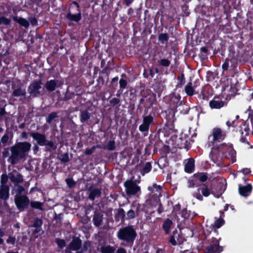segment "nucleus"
Wrapping results in <instances>:
<instances>
[{
	"mask_svg": "<svg viewBox=\"0 0 253 253\" xmlns=\"http://www.w3.org/2000/svg\"><path fill=\"white\" fill-rule=\"evenodd\" d=\"M31 145L28 142H19L10 148L11 156L8 159V162L12 164H16L20 160L24 158L26 153L31 149Z\"/></svg>",
	"mask_w": 253,
	"mask_h": 253,
	"instance_id": "nucleus-1",
	"label": "nucleus"
},
{
	"mask_svg": "<svg viewBox=\"0 0 253 253\" xmlns=\"http://www.w3.org/2000/svg\"><path fill=\"white\" fill-rule=\"evenodd\" d=\"M66 17L69 20L73 21L78 22L81 20V14L76 2H73Z\"/></svg>",
	"mask_w": 253,
	"mask_h": 253,
	"instance_id": "nucleus-2",
	"label": "nucleus"
},
{
	"mask_svg": "<svg viewBox=\"0 0 253 253\" xmlns=\"http://www.w3.org/2000/svg\"><path fill=\"white\" fill-rule=\"evenodd\" d=\"M134 230L130 227L120 230L118 233L119 238L126 241H133L135 237Z\"/></svg>",
	"mask_w": 253,
	"mask_h": 253,
	"instance_id": "nucleus-3",
	"label": "nucleus"
},
{
	"mask_svg": "<svg viewBox=\"0 0 253 253\" xmlns=\"http://www.w3.org/2000/svg\"><path fill=\"white\" fill-rule=\"evenodd\" d=\"M14 200L17 207L20 210L26 208L30 202L28 197L24 195H16Z\"/></svg>",
	"mask_w": 253,
	"mask_h": 253,
	"instance_id": "nucleus-4",
	"label": "nucleus"
},
{
	"mask_svg": "<svg viewBox=\"0 0 253 253\" xmlns=\"http://www.w3.org/2000/svg\"><path fill=\"white\" fill-rule=\"evenodd\" d=\"M42 83L40 81L33 82L28 87V92L31 95L36 96L40 94V90L42 88Z\"/></svg>",
	"mask_w": 253,
	"mask_h": 253,
	"instance_id": "nucleus-5",
	"label": "nucleus"
},
{
	"mask_svg": "<svg viewBox=\"0 0 253 253\" xmlns=\"http://www.w3.org/2000/svg\"><path fill=\"white\" fill-rule=\"evenodd\" d=\"M126 193L129 195H134L140 190L139 187L131 181H127L125 183Z\"/></svg>",
	"mask_w": 253,
	"mask_h": 253,
	"instance_id": "nucleus-6",
	"label": "nucleus"
},
{
	"mask_svg": "<svg viewBox=\"0 0 253 253\" xmlns=\"http://www.w3.org/2000/svg\"><path fill=\"white\" fill-rule=\"evenodd\" d=\"M153 121V118L150 116H147L143 118V122L139 126V129L141 132L148 131L150 125Z\"/></svg>",
	"mask_w": 253,
	"mask_h": 253,
	"instance_id": "nucleus-7",
	"label": "nucleus"
},
{
	"mask_svg": "<svg viewBox=\"0 0 253 253\" xmlns=\"http://www.w3.org/2000/svg\"><path fill=\"white\" fill-rule=\"evenodd\" d=\"M81 240L78 238L73 239L72 242L66 249V252L70 253L71 251H77L81 247Z\"/></svg>",
	"mask_w": 253,
	"mask_h": 253,
	"instance_id": "nucleus-8",
	"label": "nucleus"
},
{
	"mask_svg": "<svg viewBox=\"0 0 253 253\" xmlns=\"http://www.w3.org/2000/svg\"><path fill=\"white\" fill-rule=\"evenodd\" d=\"M30 135L37 141L40 145H45L46 144V140L44 135L38 132L31 133Z\"/></svg>",
	"mask_w": 253,
	"mask_h": 253,
	"instance_id": "nucleus-9",
	"label": "nucleus"
},
{
	"mask_svg": "<svg viewBox=\"0 0 253 253\" xmlns=\"http://www.w3.org/2000/svg\"><path fill=\"white\" fill-rule=\"evenodd\" d=\"M212 135L214 140L221 141L224 139L225 134L221 129L218 127L214 128L212 130Z\"/></svg>",
	"mask_w": 253,
	"mask_h": 253,
	"instance_id": "nucleus-10",
	"label": "nucleus"
},
{
	"mask_svg": "<svg viewBox=\"0 0 253 253\" xmlns=\"http://www.w3.org/2000/svg\"><path fill=\"white\" fill-rule=\"evenodd\" d=\"M9 197V188L7 185L0 186V198L6 199Z\"/></svg>",
	"mask_w": 253,
	"mask_h": 253,
	"instance_id": "nucleus-11",
	"label": "nucleus"
},
{
	"mask_svg": "<svg viewBox=\"0 0 253 253\" xmlns=\"http://www.w3.org/2000/svg\"><path fill=\"white\" fill-rule=\"evenodd\" d=\"M58 81L55 80H50L47 81L45 84V87L46 89L49 91H52L54 90L56 88V87L57 85Z\"/></svg>",
	"mask_w": 253,
	"mask_h": 253,
	"instance_id": "nucleus-12",
	"label": "nucleus"
},
{
	"mask_svg": "<svg viewBox=\"0 0 253 253\" xmlns=\"http://www.w3.org/2000/svg\"><path fill=\"white\" fill-rule=\"evenodd\" d=\"M8 177L13 182L20 183L23 181L21 175L18 173H10L9 174Z\"/></svg>",
	"mask_w": 253,
	"mask_h": 253,
	"instance_id": "nucleus-13",
	"label": "nucleus"
},
{
	"mask_svg": "<svg viewBox=\"0 0 253 253\" xmlns=\"http://www.w3.org/2000/svg\"><path fill=\"white\" fill-rule=\"evenodd\" d=\"M224 105V102L219 100L213 99L210 102V106L212 109H219Z\"/></svg>",
	"mask_w": 253,
	"mask_h": 253,
	"instance_id": "nucleus-14",
	"label": "nucleus"
},
{
	"mask_svg": "<svg viewBox=\"0 0 253 253\" xmlns=\"http://www.w3.org/2000/svg\"><path fill=\"white\" fill-rule=\"evenodd\" d=\"M240 194L243 196H247L252 190V186L249 184L239 188Z\"/></svg>",
	"mask_w": 253,
	"mask_h": 253,
	"instance_id": "nucleus-15",
	"label": "nucleus"
},
{
	"mask_svg": "<svg viewBox=\"0 0 253 253\" xmlns=\"http://www.w3.org/2000/svg\"><path fill=\"white\" fill-rule=\"evenodd\" d=\"M13 19L18 23L20 25L24 27L25 28H28L29 26V21L26 19L23 18L22 17H18L17 16H14L13 17Z\"/></svg>",
	"mask_w": 253,
	"mask_h": 253,
	"instance_id": "nucleus-16",
	"label": "nucleus"
},
{
	"mask_svg": "<svg viewBox=\"0 0 253 253\" xmlns=\"http://www.w3.org/2000/svg\"><path fill=\"white\" fill-rule=\"evenodd\" d=\"M194 169V161L193 159H189L185 166V170L186 172L191 173Z\"/></svg>",
	"mask_w": 253,
	"mask_h": 253,
	"instance_id": "nucleus-17",
	"label": "nucleus"
},
{
	"mask_svg": "<svg viewBox=\"0 0 253 253\" xmlns=\"http://www.w3.org/2000/svg\"><path fill=\"white\" fill-rule=\"evenodd\" d=\"M239 116H235L234 114H230L228 116V120L226 122V125L229 127H230L232 124L235 122L239 118Z\"/></svg>",
	"mask_w": 253,
	"mask_h": 253,
	"instance_id": "nucleus-18",
	"label": "nucleus"
},
{
	"mask_svg": "<svg viewBox=\"0 0 253 253\" xmlns=\"http://www.w3.org/2000/svg\"><path fill=\"white\" fill-rule=\"evenodd\" d=\"M221 251V249L217 245H213L207 249V253H219Z\"/></svg>",
	"mask_w": 253,
	"mask_h": 253,
	"instance_id": "nucleus-19",
	"label": "nucleus"
},
{
	"mask_svg": "<svg viewBox=\"0 0 253 253\" xmlns=\"http://www.w3.org/2000/svg\"><path fill=\"white\" fill-rule=\"evenodd\" d=\"M115 249L109 246H102L100 248V251L102 253H113Z\"/></svg>",
	"mask_w": 253,
	"mask_h": 253,
	"instance_id": "nucleus-20",
	"label": "nucleus"
},
{
	"mask_svg": "<svg viewBox=\"0 0 253 253\" xmlns=\"http://www.w3.org/2000/svg\"><path fill=\"white\" fill-rule=\"evenodd\" d=\"M148 189L150 191H151L152 193H154V195L156 197H158L160 195V187L159 186H157L156 185L154 184L152 187H149Z\"/></svg>",
	"mask_w": 253,
	"mask_h": 253,
	"instance_id": "nucleus-21",
	"label": "nucleus"
},
{
	"mask_svg": "<svg viewBox=\"0 0 253 253\" xmlns=\"http://www.w3.org/2000/svg\"><path fill=\"white\" fill-rule=\"evenodd\" d=\"M94 222L96 226H99L102 220V216L100 214H95L94 216Z\"/></svg>",
	"mask_w": 253,
	"mask_h": 253,
	"instance_id": "nucleus-22",
	"label": "nucleus"
},
{
	"mask_svg": "<svg viewBox=\"0 0 253 253\" xmlns=\"http://www.w3.org/2000/svg\"><path fill=\"white\" fill-rule=\"evenodd\" d=\"M185 90L186 94L189 96H192L194 94V89L192 86L191 83H188L185 87Z\"/></svg>",
	"mask_w": 253,
	"mask_h": 253,
	"instance_id": "nucleus-23",
	"label": "nucleus"
},
{
	"mask_svg": "<svg viewBox=\"0 0 253 253\" xmlns=\"http://www.w3.org/2000/svg\"><path fill=\"white\" fill-rule=\"evenodd\" d=\"M101 194V191L100 189H94L90 192L89 197L90 199L93 200L95 197H98Z\"/></svg>",
	"mask_w": 253,
	"mask_h": 253,
	"instance_id": "nucleus-24",
	"label": "nucleus"
},
{
	"mask_svg": "<svg viewBox=\"0 0 253 253\" xmlns=\"http://www.w3.org/2000/svg\"><path fill=\"white\" fill-rule=\"evenodd\" d=\"M172 224V222L169 219H167L165 221L163 224V228L167 233H169V229Z\"/></svg>",
	"mask_w": 253,
	"mask_h": 253,
	"instance_id": "nucleus-25",
	"label": "nucleus"
},
{
	"mask_svg": "<svg viewBox=\"0 0 253 253\" xmlns=\"http://www.w3.org/2000/svg\"><path fill=\"white\" fill-rule=\"evenodd\" d=\"M194 177L196 179L202 182H204L207 179V176L203 173L195 174H194Z\"/></svg>",
	"mask_w": 253,
	"mask_h": 253,
	"instance_id": "nucleus-26",
	"label": "nucleus"
},
{
	"mask_svg": "<svg viewBox=\"0 0 253 253\" xmlns=\"http://www.w3.org/2000/svg\"><path fill=\"white\" fill-rule=\"evenodd\" d=\"M31 206L35 209L42 210L43 203L40 202H31L30 203Z\"/></svg>",
	"mask_w": 253,
	"mask_h": 253,
	"instance_id": "nucleus-27",
	"label": "nucleus"
},
{
	"mask_svg": "<svg viewBox=\"0 0 253 253\" xmlns=\"http://www.w3.org/2000/svg\"><path fill=\"white\" fill-rule=\"evenodd\" d=\"M11 22L10 19L6 18L3 16L0 17V25H9Z\"/></svg>",
	"mask_w": 253,
	"mask_h": 253,
	"instance_id": "nucleus-28",
	"label": "nucleus"
},
{
	"mask_svg": "<svg viewBox=\"0 0 253 253\" xmlns=\"http://www.w3.org/2000/svg\"><path fill=\"white\" fill-rule=\"evenodd\" d=\"M25 91L21 88H18L13 91V95L15 96H23L25 94Z\"/></svg>",
	"mask_w": 253,
	"mask_h": 253,
	"instance_id": "nucleus-29",
	"label": "nucleus"
},
{
	"mask_svg": "<svg viewBox=\"0 0 253 253\" xmlns=\"http://www.w3.org/2000/svg\"><path fill=\"white\" fill-rule=\"evenodd\" d=\"M89 118V115L87 111H83L81 114V121H86Z\"/></svg>",
	"mask_w": 253,
	"mask_h": 253,
	"instance_id": "nucleus-30",
	"label": "nucleus"
},
{
	"mask_svg": "<svg viewBox=\"0 0 253 253\" xmlns=\"http://www.w3.org/2000/svg\"><path fill=\"white\" fill-rule=\"evenodd\" d=\"M178 240V235H175L174 233V235L171 236L169 242L173 245H175L177 244V241Z\"/></svg>",
	"mask_w": 253,
	"mask_h": 253,
	"instance_id": "nucleus-31",
	"label": "nucleus"
},
{
	"mask_svg": "<svg viewBox=\"0 0 253 253\" xmlns=\"http://www.w3.org/2000/svg\"><path fill=\"white\" fill-rule=\"evenodd\" d=\"M201 190L203 195L204 196L207 197L209 195L210 191L208 188L206 186L204 185L203 186H202V188H201Z\"/></svg>",
	"mask_w": 253,
	"mask_h": 253,
	"instance_id": "nucleus-32",
	"label": "nucleus"
},
{
	"mask_svg": "<svg viewBox=\"0 0 253 253\" xmlns=\"http://www.w3.org/2000/svg\"><path fill=\"white\" fill-rule=\"evenodd\" d=\"M168 39V36L166 34H161L159 36V40L164 43V42L167 41Z\"/></svg>",
	"mask_w": 253,
	"mask_h": 253,
	"instance_id": "nucleus-33",
	"label": "nucleus"
},
{
	"mask_svg": "<svg viewBox=\"0 0 253 253\" xmlns=\"http://www.w3.org/2000/svg\"><path fill=\"white\" fill-rule=\"evenodd\" d=\"M115 142L113 141H110L107 144L106 148L110 150H113L115 149Z\"/></svg>",
	"mask_w": 253,
	"mask_h": 253,
	"instance_id": "nucleus-34",
	"label": "nucleus"
},
{
	"mask_svg": "<svg viewBox=\"0 0 253 253\" xmlns=\"http://www.w3.org/2000/svg\"><path fill=\"white\" fill-rule=\"evenodd\" d=\"M56 242L57 244L58 247L60 248L64 247L66 245L65 242L64 240L57 239L56 240Z\"/></svg>",
	"mask_w": 253,
	"mask_h": 253,
	"instance_id": "nucleus-35",
	"label": "nucleus"
},
{
	"mask_svg": "<svg viewBox=\"0 0 253 253\" xmlns=\"http://www.w3.org/2000/svg\"><path fill=\"white\" fill-rule=\"evenodd\" d=\"M151 169V165L150 163H147L144 168H143V172L144 173H148L149 172Z\"/></svg>",
	"mask_w": 253,
	"mask_h": 253,
	"instance_id": "nucleus-36",
	"label": "nucleus"
},
{
	"mask_svg": "<svg viewBox=\"0 0 253 253\" xmlns=\"http://www.w3.org/2000/svg\"><path fill=\"white\" fill-rule=\"evenodd\" d=\"M7 243L11 245H14L16 242V238L14 237L10 236L6 240Z\"/></svg>",
	"mask_w": 253,
	"mask_h": 253,
	"instance_id": "nucleus-37",
	"label": "nucleus"
},
{
	"mask_svg": "<svg viewBox=\"0 0 253 253\" xmlns=\"http://www.w3.org/2000/svg\"><path fill=\"white\" fill-rule=\"evenodd\" d=\"M56 117V113H52L50 114L48 117L47 118V122L48 123H50L53 119H54Z\"/></svg>",
	"mask_w": 253,
	"mask_h": 253,
	"instance_id": "nucleus-38",
	"label": "nucleus"
},
{
	"mask_svg": "<svg viewBox=\"0 0 253 253\" xmlns=\"http://www.w3.org/2000/svg\"><path fill=\"white\" fill-rule=\"evenodd\" d=\"M127 217L128 218H133L135 217L134 211L131 210L128 211L127 212Z\"/></svg>",
	"mask_w": 253,
	"mask_h": 253,
	"instance_id": "nucleus-39",
	"label": "nucleus"
},
{
	"mask_svg": "<svg viewBox=\"0 0 253 253\" xmlns=\"http://www.w3.org/2000/svg\"><path fill=\"white\" fill-rule=\"evenodd\" d=\"M160 64L164 66H169L170 63L169 61L167 59H163L160 61Z\"/></svg>",
	"mask_w": 253,
	"mask_h": 253,
	"instance_id": "nucleus-40",
	"label": "nucleus"
},
{
	"mask_svg": "<svg viewBox=\"0 0 253 253\" xmlns=\"http://www.w3.org/2000/svg\"><path fill=\"white\" fill-rule=\"evenodd\" d=\"M8 180V177L6 175H2L1 178V185H5L6 183Z\"/></svg>",
	"mask_w": 253,
	"mask_h": 253,
	"instance_id": "nucleus-41",
	"label": "nucleus"
},
{
	"mask_svg": "<svg viewBox=\"0 0 253 253\" xmlns=\"http://www.w3.org/2000/svg\"><path fill=\"white\" fill-rule=\"evenodd\" d=\"M9 137L7 134L5 133L1 139V141L2 143H6L8 142Z\"/></svg>",
	"mask_w": 253,
	"mask_h": 253,
	"instance_id": "nucleus-42",
	"label": "nucleus"
},
{
	"mask_svg": "<svg viewBox=\"0 0 253 253\" xmlns=\"http://www.w3.org/2000/svg\"><path fill=\"white\" fill-rule=\"evenodd\" d=\"M61 161L63 162H67L69 161V157L67 154L65 153L61 156L60 158Z\"/></svg>",
	"mask_w": 253,
	"mask_h": 253,
	"instance_id": "nucleus-43",
	"label": "nucleus"
},
{
	"mask_svg": "<svg viewBox=\"0 0 253 253\" xmlns=\"http://www.w3.org/2000/svg\"><path fill=\"white\" fill-rule=\"evenodd\" d=\"M158 73L159 70L157 68H152L150 70V75L152 78L155 77V73Z\"/></svg>",
	"mask_w": 253,
	"mask_h": 253,
	"instance_id": "nucleus-44",
	"label": "nucleus"
},
{
	"mask_svg": "<svg viewBox=\"0 0 253 253\" xmlns=\"http://www.w3.org/2000/svg\"><path fill=\"white\" fill-rule=\"evenodd\" d=\"M223 220L222 219H219L214 223V225L217 228H219L223 224Z\"/></svg>",
	"mask_w": 253,
	"mask_h": 253,
	"instance_id": "nucleus-45",
	"label": "nucleus"
},
{
	"mask_svg": "<svg viewBox=\"0 0 253 253\" xmlns=\"http://www.w3.org/2000/svg\"><path fill=\"white\" fill-rule=\"evenodd\" d=\"M66 181L68 185L70 187L74 186L75 184V182L72 179H67Z\"/></svg>",
	"mask_w": 253,
	"mask_h": 253,
	"instance_id": "nucleus-46",
	"label": "nucleus"
},
{
	"mask_svg": "<svg viewBox=\"0 0 253 253\" xmlns=\"http://www.w3.org/2000/svg\"><path fill=\"white\" fill-rule=\"evenodd\" d=\"M120 86L121 88H125L126 84H127V83L126 82V81L123 80V79H121L120 80Z\"/></svg>",
	"mask_w": 253,
	"mask_h": 253,
	"instance_id": "nucleus-47",
	"label": "nucleus"
},
{
	"mask_svg": "<svg viewBox=\"0 0 253 253\" xmlns=\"http://www.w3.org/2000/svg\"><path fill=\"white\" fill-rule=\"evenodd\" d=\"M45 145L48 146L50 148H51L53 150H54L56 149V146L51 141H48L46 140V144Z\"/></svg>",
	"mask_w": 253,
	"mask_h": 253,
	"instance_id": "nucleus-48",
	"label": "nucleus"
},
{
	"mask_svg": "<svg viewBox=\"0 0 253 253\" xmlns=\"http://www.w3.org/2000/svg\"><path fill=\"white\" fill-rule=\"evenodd\" d=\"M120 102V100L117 98H114L110 101V103L113 105H116Z\"/></svg>",
	"mask_w": 253,
	"mask_h": 253,
	"instance_id": "nucleus-49",
	"label": "nucleus"
},
{
	"mask_svg": "<svg viewBox=\"0 0 253 253\" xmlns=\"http://www.w3.org/2000/svg\"><path fill=\"white\" fill-rule=\"evenodd\" d=\"M29 20H30L31 24L33 25H36L37 23V20L34 17H32V18H30Z\"/></svg>",
	"mask_w": 253,
	"mask_h": 253,
	"instance_id": "nucleus-50",
	"label": "nucleus"
},
{
	"mask_svg": "<svg viewBox=\"0 0 253 253\" xmlns=\"http://www.w3.org/2000/svg\"><path fill=\"white\" fill-rule=\"evenodd\" d=\"M94 150V148H92L91 149H86L85 152V153L86 154H87V155L91 154L93 153Z\"/></svg>",
	"mask_w": 253,
	"mask_h": 253,
	"instance_id": "nucleus-51",
	"label": "nucleus"
},
{
	"mask_svg": "<svg viewBox=\"0 0 253 253\" xmlns=\"http://www.w3.org/2000/svg\"><path fill=\"white\" fill-rule=\"evenodd\" d=\"M17 190L18 191V193H21L24 191V188L22 186H17Z\"/></svg>",
	"mask_w": 253,
	"mask_h": 253,
	"instance_id": "nucleus-52",
	"label": "nucleus"
},
{
	"mask_svg": "<svg viewBox=\"0 0 253 253\" xmlns=\"http://www.w3.org/2000/svg\"><path fill=\"white\" fill-rule=\"evenodd\" d=\"M249 119L250 120L252 126H253V112L250 114L249 117Z\"/></svg>",
	"mask_w": 253,
	"mask_h": 253,
	"instance_id": "nucleus-53",
	"label": "nucleus"
},
{
	"mask_svg": "<svg viewBox=\"0 0 253 253\" xmlns=\"http://www.w3.org/2000/svg\"><path fill=\"white\" fill-rule=\"evenodd\" d=\"M228 63L226 62H225L223 65H222V68L224 70H226L228 69Z\"/></svg>",
	"mask_w": 253,
	"mask_h": 253,
	"instance_id": "nucleus-54",
	"label": "nucleus"
},
{
	"mask_svg": "<svg viewBox=\"0 0 253 253\" xmlns=\"http://www.w3.org/2000/svg\"><path fill=\"white\" fill-rule=\"evenodd\" d=\"M117 253H126L124 249L121 248L118 250Z\"/></svg>",
	"mask_w": 253,
	"mask_h": 253,
	"instance_id": "nucleus-55",
	"label": "nucleus"
},
{
	"mask_svg": "<svg viewBox=\"0 0 253 253\" xmlns=\"http://www.w3.org/2000/svg\"><path fill=\"white\" fill-rule=\"evenodd\" d=\"M194 183L192 181H189V187H193L194 186Z\"/></svg>",
	"mask_w": 253,
	"mask_h": 253,
	"instance_id": "nucleus-56",
	"label": "nucleus"
},
{
	"mask_svg": "<svg viewBox=\"0 0 253 253\" xmlns=\"http://www.w3.org/2000/svg\"><path fill=\"white\" fill-rule=\"evenodd\" d=\"M39 150V147L37 145H35L33 148V151L35 153H37V152Z\"/></svg>",
	"mask_w": 253,
	"mask_h": 253,
	"instance_id": "nucleus-57",
	"label": "nucleus"
},
{
	"mask_svg": "<svg viewBox=\"0 0 253 253\" xmlns=\"http://www.w3.org/2000/svg\"><path fill=\"white\" fill-rule=\"evenodd\" d=\"M22 137L25 138H27V134L25 132H22Z\"/></svg>",
	"mask_w": 253,
	"mask_h": 253,
	"instance_id": "nucleus-58",
	"label": "nucleus"
},
{
	"mask_svg": "<svg viewBox=\"0 0 253 253\" xmlns=\"http://www.w3.org/2000/svg\"><path fill=\"white\" fill-rule=\"evenodd\" d=\"M196 198L200 200H202V197L199 194L196 196Z\"/></svg>",
	"mask_w": 253,
	"mask_h": 253,
	"instance_id": "nucleus-59",
	"label": "nucleus"
},
{
	"mask_svg": "<svg viewBox=\"0 0 253 253\" xmlns=\"http://www.w3.org/2000/svg\"><path fill=\"white\" fill-rule=\"evenodd\" d=\"M250 128L249 127H246L244 128V130L246 132H248V131L250 130Z\"/></svg>",
	"mask_w": 253,
	"mask_h": 253,
	"instance_id": "nucleus-60",
	"label": "nucleus"
},
{
	"mask_svg": "<svg viewBox=\"0 0 253 253\" xmlns=\"http://www.w3.org/2000/svg\"><path fill=\"white\" fill-rule=\"evenodd\" d=\"M3 155L5 156H6L8 155V151L5 150V151L3 152Z\"/></svg>",
	"mask_w": 253,
	"mask_h": 253,
	"instance_id": "nucleus-61",
	"label": "nucleus"
},
{
	"mask_svg": "<svg viewBox=\"0 0 253 253\" xmlns=\"http://www.w3.org/2000/svg\"><path fill=\"white\" fill-rule=\"evenodd\" d=\"M4 235V232L2 231H0V237H1Z\"/></svg>",
	"mask_w": 253,
	"mask_h": 253,
	"instance_id": "nucleus-62",
	"label": "nucleus"
},
{
	"mask_svg": "<svg viewBox=\"0 0 253 253\" xmlns=\"http://www.w3.org/2000/svg\"><path fill=\"white\" fill-rule=\"evenodd\" d=\"M84 246L85 248H86L87 247H88L89 246V244L88 243H85Z\"/></svg>",
	"mask_w": 253,
	"mask_h": 253,
	"instance_id": "nucleus-63",
	"label": "nucleus"
},
{
	"mask_svg": "<svg viewBox=\"0 0 253 253\" xmlns=\"http://www.w3.org/2000/svg\"><path fill=\"white\" fill-rule=\"evenodd\" d=\"M37 224H39V225H41L42 224V221L41 220H38Z\"/></svg>",
	"mask_w": 253,
	"mask_h": 253,
	"instance_id": "nucleus-64",
	"label": "nucleus"
}]
</instances>
